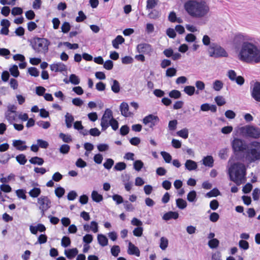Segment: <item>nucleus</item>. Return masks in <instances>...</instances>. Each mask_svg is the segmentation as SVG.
I'll return each mask as SVG.
<instances>
[{"mask_svg":"<svg viewBox=\"0 0 260 260\" xmlns=\"http://www.w3.org/2000/svg\"><path fill=\"white\" fill-rule=\"evenodd\" d=\"M184 8L189 16L197 19L206 17L210 11L209 5L203 1L188 0L184 3Z\"/></svg>","mask_w":260,"mask_h":260,"instance_id":"1","label":"nucleus"},{"mask_svg":"<svg viewBox=\"0 0 260 260\" xmlns=\"http://www.w3.org/2000/svg\"><path fill=\"white\" fill-rule=\"evenodd\" d=\"M238 58L247 63L260 62V48L252 43L244 42L242 45Z\"/></svg>","mask_w":260,"mask_h":260,"instance_id":"2","label":"nucleus"},{"mask_svg":"<svg viewBox=\"0 0 260 260\" xmlns=\"http://www.w3.org/2000/svg\"><path fill=\"white\" fill-rule=\"evenodd\" d=\"M230 179L237 185L245 183L246 181V168L245 165L240 162L233 164L229 169Z\"/></svg>","mask_w":260,"mask_h":260,"instance_id":"3","label":"nucleus"},{"mask_svg":"<svg viewBox=\"0 0 260 260\" xmlns=\"http://www.w3.org/2000/svg\"><path fill=\"white\" fill-rule=\"evenodd\" d=\"M246 160L249 163L260 160V142L254 141L250 143L245 156Z\"/></svg>","mask_w":260,"mask_h":260,"instance_id":"4","label":"nucleus"},{"mask_svg":"<svg viewBox=\"0 0 260 260\" xmlns=\"http://www.w3.org/2000/svg\"><path fill=\"white\" fill-rule=\"evenodd\" d=\"M237 132L243 137L255 139L260 138V128L252 125H245L239 127Z\"/></svg>","mask_w":260,"mask_h":260,"instance_id":"5","label":"nucleus"},{"mask_svg":"<svg viewBox=\"0 0 260 260\" xmlns=\"http://www.w3.org/2000/svg\"><path fill=\"white\" fill-rule=\"evenodd\" d=\"M50 44V42L46 39L37 38L35 39L32 47L37 52L45 54L48 51Z\"/></svg>","mask_w":260,"mask_h":260,"instance_id":"6","label":"nucleus"},{"mask_svg":"<svg viewBox=\"0 0 260 260\" xmlns=\"http://www.w3.org/2000/svg\"><path fill=\"white\" fill-rule=\"evenodd\" d=\"M208 52L210 57H227L228 55L225 50L220 45L215 43L211 44L208 48Z\"/></svg>","mask_w":260,"mask_h":260,"instance_id":"7","label":"nucleus"},{"mask_svg":"<svg viewBox=\"0 0 260 260\" xmlns=\"http://www.w3.org/2000/svg\"><path fill=\"white\" fill-rule=\"evenodd\" d=\"M38 204L39 208L41 211L42 216L45 215L46 211L51 206V202L47 196H42L38 198Z\"/></svg>","mask_w":260,"mask_h":260,"instance_id":"8","label":"nucleus"},{"mask_svg":"<svg viewBox=\"0 0 260 260\" xmlns=\"http://www.w3.org/2000/svg\"><path fill=\"white\" fill-rule=\"evenodd\" d=\"M113 118L112 111L110 109H106L101 118V126L102 131H105L109 126V123Z\"/></svg>","mask_w":260,"mask_h":260,"instance_id":"9","label":"nucleus"},{"mask_svg":"<svg viewBox=\"0 0 260 260\" xmlns=\"http://www.w3.org/2000/svg\"><path fill=\"white\" fill-rule=\"evenodd\" d=\"M232 145L235 152H243L247 148L245 142L239 138H235L232 142Z\"/></svg>","mask_w":260,"mask_h":260,"instance_id":"10","label":"nucleus"},{"mask_svg":"<svg viewBox=\"0 0 260 260\" xmlns=\"http://www.w3.org/2000/svg\"><path fill=\"white\" fill-rule=\"evenodd\" d=\"M159 122V118L157 116L150 114L144 118L143 122L145 125L151 129H153L154 126Z\"/></svg>","mask_w":260,"mask_h":260,"instance_id":"11","label":"nucleus"},{"mask_svg":"<svg viewBox=\"0 0 260 260\" xmlns=\"http://www.w3.org/2000/svg\"><path fill=\"white\" fill-rule=\"evenodd\" d=\"M16 107L14 105H9L8 110L6 112V117L10 123H13L16 121Z\"/></svg>","mask_w":260,"mask_h":260,"instance_id":"12","label":"nucleus"},{"mask_svg":"<svg viewBox=\"0 0 260 260\" xmlns=\"http://www.w3.org/2000/svg\"><path fill=\"white\" fill-rule=\"evenodd\" d=\"M137 51L140 53L150 54L153 50L152 46L147 43H141L138 45Z\"/></svg>","mask_w":260,"mask_h":260,"instance_id":"13","label":"nucleus"},{"mask_svg":"<svg viewBox=\"0 0 260 260\" xmlns=\"http://www.w3.org/2000/svg\"><path fill=\"white\" fill-rule=\"evenodd\" d=\"M251 96L256 101L260 102V83H254L251 90Z\"/></svg>","mask_w":260,"mask_h":260,"instance_id":"14","label":"nucleus"},{"mask_svg":"<svg viewBox=\"0 0 260 260\" xmlns=\"http://www.w3.org/2000/svg\"><path fill=\"white\" fill-rule=\"evenodd\" d=\"M67 66L62 62H57L50 65V70L55 72L65 71Z\"/></svg>","mask_w":260,"mask_h":260,"instance_id":"15","label":"nucleus"},{"mask_svg":"<svg viewBox=\"0 0 260 260\" xmlns=\"http://www.w3.org/2000/svg\"><path fill=\"white\" fill-rule=\"evenodd\" d=\"M120 110L121 114L124 117H129L133 115V113L129 111V106L127 103L122 102L120 105Z\"/></svg>","mask_w":260,"mask_h":260,"instance_id":"16","label":"nucleus"},{"mask_svg":"<svg viewBox=\"0 0 260 260\" xmlns=\"http://www.w3.org/2000/svg\"><path fill=\"white\" fill-rule=\"evenodd\" d=\"M127 253L129 254L135 255L137 256H139L140 254V252L138 248L131 242L128 243Z\"/></svg>","mask_w":260,"mask_h":260,"instance_id":"17","label":"nucleus"},{"mask_svg":"<svg viewBox=\"0 0 260 260\" xmlns=\"http://www.w3.org/2000/svg\"><path fill=\"white\" fill-rule=\"evenodd\" d=\"M65 123L68 128H70L72 126V124L74 121V116L70 113H66L65 116Z\"/></svg>","mask_w":260,"mask_h":260,"instance_id":"18","label":"nucleus"},{"mask_svg":"<svg viewBox=\"0 0 260 260\" xmlns=\"http://www.w3.org/2000/svg\"><path fill=\"white\" fill-rule=\"evenodd\" d=\"M185 167L188 171H193L197 169L198 166L196 162L193 160L188 159L185 163Z\"/></svg>","mask_w":260,"mask_h":260,"instance_id":"19","label":"nucleus"},{"mask_svg":"<svg viewBox=\"0 0 260 260\" xmlns=\"http://www.w3.org/2000/svg\"><path fill=\"white\" fill-rule=\"evenodd\" d=\"M179 214L176 212L169 211L166 213H165L162 218L165 220H169L171 219H176L178 218Z\"/></svg>","mask_w":260,"mask_h":260,"instance_id":"20","label":"nucleus"},{"mask_svg":"<svg viewBox=\"0 0 260 260\" xmlns=\"http://www.w3.org/2000/svg\"><path fill=\"white\" fill-rule=\"evenodd\" d=\"M78 253V250L76 248L65 250L64 251L65 255L69 259H72L75 257Z\"/></svg>","mask_w":260,"mask_h":260,"instance_id":"21","label":"nucleus"},{"mask_svg":"<svg viewBox=\"0 0 260 260\" xmlns=\"http://www.w3.org/2000/svg\"><path fill=\"white\" fill-rule=\"evenodd\" d=\"M124 42V39L121 36H117L116 38L112 41V45L115 49L119 48V45L122 44Z\"/></svg>","mask_w":260,"mask_h":260,"instance_id":"22","label":"nucleus"},{"mask_svg":"<svg viewBox=\"0 0 260 260\" xmlns=\"http://www.w3.org/2000/svg\"><path fill=\"white\" fill-rule=\"evenodd\" d=\"M214 160L211 156H207L203 159V164L209 167H212L213 165Z\"/></svg>","mask_w":260,"mask_h":260,"instance_id":"23","label":"nucleus"},{"mask_svg":"<svg viewBox=\"0 0 260 260\" xmlns=\"http://www.w3.org/2000/svg\"><path fill=\"white\" fill-rule=\"evenodd\" d=\"M99 243L102 246H105L108 244V239L103 234H99L98 236Z\"/></svg>","mask_w":260,"mask_h":260,"instance_id":"24","label":"nucleus"},{"mask_svg":"<svg viewBox=\"0 0 260 260\" xmlns=\"http://www.w3.org/2000/svg\"><path fill=\"white\" fill-rule=\"evenodd\" d=\"M91 198L93 201L98 203L102 201L103 199L102 195L98 193V192L95 190L92 192Z\"/></svg>","mask_w":260,"mask_h":260,"instance_id":"25","label":"nucleus"},{"mask_svg":"<svg viewBox=\"0 0 260 260\" xmlns=\"http://www.w3.org/2000/svg\"><path fill=\"white\" fill-rule=\"evenodd\" d=\"M41 192V191L40 188L34 187L29 191L28 193L30 197L32 198H37L40 194Z\"/></svg>","mask_w":260,"mask_h":260,"instance_id":"26","label":"nucleus"},{"mask_svg":"<svg viewBox=\"0 0 260 260\" xmlns=\"http://www.w3.org/2000/svg\"><path fill=\"white\" fill-rule=\"evenodd\" d=\"M169 241L167 238L162 237L160 239V248L162 250H165L168 247Z\"/></svg>","mask_w":260,"mask_h":260,"instance_id":"27","label":"nucleus"},{"mask_svg":"<svg viewBox=\"0 0 260 260\" xmlns=\"http://www.w3.org/2000/svg\"><path fill=\"white\" fill-rule=\"evenodd\" d=\"M29 162L32 164L42 165L44 163V160L42 158L36 156L32 157Z\"/></svg>","mask_w":260,"mask_h":260,"instance_id":"28","label":"nucleus"},{"mask_svg":"<svg viewBox=\"0 0 260 260\" xmlns=\"http://www.w3.org/2000/svg\"><path fill=\"white\" fill-rule=\"evenodd\" d=\"M113 85L111 86V89L114 93H118L120 91V85L116 80H112Z\"/></svg>","mask_w":260,"mask_h":260,"instance_id":"29","label":"nucleus"},{"mask_svg":"<svg viewBox=\"0 0 260 260\" xmlns=\"http://www.w3.org/2000/svg\"><path fill=\"white\" fill-rule=\"evenodd\" d=\"M176 205L179 209H184L187 206V203L182 199H178L176 200Z\"/></svg>","mask_w":260,"mask_h":260,"instance_id":"30","label":"nucleus"},{"mask_svg":"<svg viewBox=\"0 0 260 260\" xmlns=\"http://www.w3.org/2000/svg\"><path fill=\"white\" fill-rule=\"evenodd\" d=\"M219 244V241L217 239H212L208 241V246L212 249L216 248Z\"/></svg>","mask_w":260,"mask_h":260,"instance_id":"31","label":"nucleus"},{"mask_svg":"<svg viewBox=\"0 0 260 260\" xmlns=\"http://www.w3.org/2000/svg\"><path fill=\"white\" fill-rule=\"evenodd\" d=\"M184 91L188 95L191 96L194 93L196 89L194 86H186L184 88Z\"/></svg>","mask_w":260,"mask_h":260,"instance_id":"32","label":"nucleus"},{"mask_svg":"<svg viewBox=\"0 0 260 260\" xmlns=\"http://www.w3.org/2000/svg\"><path fill=\"white\" fill-rule=\"evenodd\" d=\"M177 134L178 136L182 137L184 139H186L188 136V129L186 128H184L180 131L177 132Z\"/></svg>","mask_w":260,"mask_h":260,"instance_id":"33","label":"nucleus"},{"mask_svg":"<svg viewBox=\"0 0 260 260\" xmlns=\"http://www.w3.org/2000/svg\"><path fill=\"white\" fill-rule=\"evenodd\" d=\"M223 87V83L220 80H215L213 84V88L216 91L220 90Z\"/></svg>","mask_w":260,"mask_h":260,"instance_id":"34","label":"nucleus"},{"mask_svg":"<svg viewBox=\"0 0 260 260\" xmlns=\"http://www.w3.org/2000/svg\"><path fill=\"white\" fill-rule=\"evenodd\" d=\"M195 85L196 87L197 88V90L196 91V94H199V90H203L205 89V85L203 81H197L195 83Z\"/></svg>","mask_w":260,"mask_h":260,"instance_id":"35","label":"nucleus"},{"mask_svg":"<svg viewBox=\"0 0 260 260\" xmlns=\"http://www.w3.org/2000/svg\"><path fill=\"white\" fill-rule=\"evenodd\" d=\"M69 81L74 85H78L80 83V79L75 74H71L69 77Z\"/></svg>","mask_w":260,"mask_h":260,"instance_id":"36","label":"nucleus"},{"mask_svg":"<svg viewBox=\"0 0 260 260\" xmlns=\"http://www.w3.org/2000/svg\"><path fill=\"white\" fill-rule=\"evenodd\" d=\"M59 137L62 140L63 142L66 143H70L72 141V137L70 135H66L63 133H60L59 135Z\"/></svg>","mask_w":260,"mask_h":260,"instance_id":"37","label":"nucleus"},{"mask_svg":"<svg viewBox=\"0 0 260 260\" xmlns=\"http://www.w3.org/2000/svg\"><path fill=\"white\" fill-rule=\"evenodd\" d=\"M157 0H147L146 9L148 10L152 9L157 5Z\"/></svg>","mask_w":260,"mask_h":260,"instance_id":"38","label":"nucleus"},{"mask_svg":"<svg viewBox=\"0 0 260 260\" xmlns=\"http://www.w3.org/2000/svg\"><path fill=\"white\" fill-rule=\"evenodd\" d=\"M71 29V25L68 22H63L61 26V31L63 33H67Z\"/></svg>","mask_w":260,"mask_h":260,"instance_id":"39","label":"nucleus"},{"mask_svg":"<svg viewBox=\"0 0 260 260\" xmlns=\"http://www.w3.org/2000/svg\"><path fill=\"white\" fill-rule=\"evenodd\" d=\"M169 96L171 98H174L175 99H179L181 97V94L179 90H173L169 92Z\"/></svg>","mask_w":260,"mask_h":260,"instance_id":"40","label":"nucleus"},{"mask_svg":"<svg viewBox=\"0 0 260 260\" xmlns=\"http://www.w3.org/2000/svg\"><path fill=\"white\" fill-rule=\"evenodd\" d=\"M28 73L32 76L35 77H38L39 75V71L35 67H30L28 69Z\"/></svg>","mask_w":260,"mask_h":260,"instance_id":"41","label":"nucleus"},{"mask_svg":"<svg viewBox=\"0 0 260 260\" xmlns=\"http://www.w3.org/2000/svg\"><path fill=\"white\" fill-rule=\"evenodd\" d=\"M160 16V13L156 10H152L148 14V17L151 19H156Z\"/></svg>","mask_w":260,"mask_h":260,"instance_id":"42","label":"nucleus"},{"mask_svg":"<svg viewBox=\"0 0 260 260\" xmlns=\"http://www.w3.org/2000/svg\"><path fill=\"white\" fill-rule=\"evenodd\" d=\"M239 246L240 248L245 250H247L249 247L248 242L244 240H241L239 241Z\"/></svg>","mask_w":260,"mask_h":260,"instance_id":"43","label":"nucleus"},{"mask_svg":"<svg viewBox=\"0 0 260 260\" xmlns=\"http://www.w3.org/2000/svg\"><path fill=\"white\" fill-rule=\"evenodd\" d=\"M220 194L219 191L216 189L214 188L209 192H207L206 194V197L211 198L212 197H216Z\"/></svg>","mask_w":260,"mask_h":260,"instance_id":"44","label":"nucleus"},{"mask_svg":"<svg viewBox=\"0 0 260 260\" xmlns=\"http://www.w3.org/2000/svg\"><path fill=\"white\" fill-rule=\"evenodd\" d=\"M126 167V164L123 162H119L117 163L114 167V170L116 171H122L124 170Z\"/></svg>","mask_w":260,"mask_h":260,"instance_id":"45","label":"nucleus"},{"mask_svg":"<svg viewBox=\"0 0 260 260\" xmlns=\"http://www.w3.org/2000/svg\"><path fill=\"white\" fill-rule=\"evenodd\" d=\"M160 154L166 162L169 163L171 162L172 156L169 153L165 151H161Z\"/></svg>","mask_w":260,"mask_h":260,"instance_id":"46","label":"nucleus"},{"mask_svg":"<svg viewBox=\"0 0 260 260\" xmlns=\"http://www.w3.org/2000/svg\"><path fill=\"white\" fill-rule=\"evenodd\" d=\"M143 162L140 160H136L134 163V168L137 171H140L143 167Z\"/></svg>","mask_w":260,"mask_h":260,"instance_id":"47","label":"nucleus"},{"mask_svg":"<svg viewBox=\"0 0 260 260\" xmlns=\"http://www.w3.org/2000/svg\"><path fill=\"white\" fill-rule=\"evenodd\" d=\"M64 192L65 190L61 187H58L55 190V193L56 196L59 198L62 197L64 194Z\"/></svg>","mask_w":260,"mask_h":260,"instance_id":"48","label":"nucleus"},{"mask_svg":"<svg viewBox=\"0 0 260 260\" xmlns=\"http://www.w3.org/2000/svg\"><path fill=\"white\" fill-rule=\"evenodd\" d=\"M196 196V192L194 190L191 191L188 193L187 199L189 202H193L195 201Z\"/></svg>","mask_w":260,"mask_h":260,"instance_id":"49","label":"nucleus"},{"mask_svg":"<svg viewBox=\"0 0 260 260\" xmlns=\"http://www.w3.org/2000/svg\"><path fill=\"white\" fill-rule=\"evenodd\" d=\"M71 244L70 239L66 236L63 237L61 239V245L64 247H68Z\"/></svg>","mask_w":260,"mask_h":260,"instance_id":"50","label":"nucleus"},{"mask_svg":"<svg viewBox=\"0 0 260 260\" xmlns=\"http://www.w3.org/2000/svg\"><path fill=\"white\" fill-rule=\"evenodd\" d=\"M215 101L217 105L221 106L225 104V101L222 96H217L215 98Z\"/></svg>","mask_w":260,"mask_h":260,"instance_id":"51","label":"nucleus"},{"mask_svg":"<svg viewBox=\"0 0 260 260\" xmlns=\"http://www.w3.org/2000/svg\"><path fill=\"white\" fill-rule=\"evenodd\" d=\"M25 144V141L17 140V150L22 151L26 149L27 147Z\"/></svg>","mask_w":260,"mask_h":260,"instance_id":"52","label":"nucleus"},{"mask_svg":"<svg viewBox=\"0 0 260 260\" xmlns=\"http://www.w3.org/2000/svg\"><path fill=\"white\" fill-rule=\"evenodd\" d=\"M113 165L114 160L111 158H108L104 164V166L106 169L109 170L112 168Z\"/></svg>","mask_w":260,"mask_h":260,"instance_id":"53","label":"nucleus"},{"mask_svg":"<svg viewBox=\"0 0 260 260\" xmlns=\"http://www.w3.org/2000/svg\"><path fill=\"white\" fill-rule=\"evenodd\" d=\"M111 252L112 254L116 257L118 255L119 253L120 252V248L119 246L115 245L113 246L111 249Z\"/></svg>","mask_w":260,"mask_h":260,"instance_id":"54","label":"nucleus"},{"mask_svg":"<svg viewBox=\"0 0 260 260\" xmlns=\"http://www.w3.org/2000/svg\"><path fill=\"white\" fill-rule=\"evenodd\" d=\"M143 229L142 227H137L133 231V234L137 237H141L142 235Z\"/></svg>","mask_w":260,"mask_h":260,"instance_id":"55","label":"nucleus"},{"mask_svg":"<svg viewBox=\"0 0 260 260\" xmlns=\"http://www.w3.org/2000/svg\"><path fill=\"white\" fill-rule=\"evenodd\" d=\"M70 149V147L69 145L67 144H63L60 146L59 148V151L62 154H67L69 152Z\"/></svg>","mask_w":260,"mask_h":260,"instance_id":"56","label":"nucleus"},{"mask_svg":"<svg viewBox=\"0 0 260 260\" xmlns=\"http://www.w3.org/2000/svg\"><path fill=\"white\" fill-rule=\"evenodd\" d=\"M37 124L38 126L44 129H47L50 126V123L48 121H40Z\"/></svg>","mask_w":260,"mask_h":260,"instance_id":"57","label":"nucleus"},{"mask_svg":"<svg viewBox=\"0 0 260 260\" xmlns=\"http://www.w3.org/2000/svg\"><path fill=\"white\" fill-rule=\"evenodd\" d=\"M129 131V128L127 125H123L120 129V133L122 136L127 135Z\"/></svg>","mask_w":260,"mask_h":260,"instance_id":"58","label":"nucleus"},{"mask_svg":"<svg viewBox=\"0 0 260 260\" xmlns=\"http://www.w3.org/2000/svg\"><path fill=\"white\" fill-rule=\"evenodd\" d=\"M123 205L125 209L127 211H133L135 209L133 205L129 203L127 201H125L123 202Z\"/></svg>","mask_w":260,"mask_h":260,"instance_id":"59","label":"nucleus"},{"mask_svg":"<svg viewBox=\"0 0 260 260\" xmlns=\"http://www.w3.org/2000/svg\"><path fill=\"white\" fill-rule=\"evenodd\" d=\"M76 166L78 168H83L87 166V163L81 158H78L76 162Z\"/></svg>","mask_w":260,"mask_h":260,"instance_id":"60","label":"nucleus"},{"mask_svg":"<svg viewBox=\"0 0 260 260\" xmlns=\"http://www.w3.org/2000/svg\"><path fill=\"white\" fill-rule=\"evenodd\" d=\"M176 70L174 68H170L166 71V76L168 77H173L176 74Z\"/></svg>","mask_w":260,"mask_h":260,"instance_id":"61","label":"nucleus"},{"mask_svg":"<svg viewBox=\"0 0 260 260\" xmlns=\"http://www.w3.org/2000/svg\"><path fill=\"white\" fill-rule=\"evenodd\" d=\"M110 125L114 131H116L118 128L119 124L118 121L113 118L109 123V126Z\"/></svg>","mask_w":260,"mask_h":260,"instance_id":"62","label":"nucleus"},{"mask_svg":"<svg viewBox=\"0 0 260 260\" xmlns=\"http://www.w3.org/2000/svg\"><path fill=\"white\" fill-rule=\"evenodd\" d=\"M177 121L173 120L170 121L168 125L170 131H174L177 127Z\"/></svg>","mask_w":260,"mask_h":260,"instance_id":"63","label":"nucleus"},{"mask_svg":"<svg viewBox=\"0 0 260 260\" xmlns=\"http://www.w3.org/2000/svg\"><path fill=\"white\" fill-rule=\"evenodd\" d=\"M38 145L39 147H40L42 148H46L48 147L49 144L47 142L43 140L42 139H38L37 140Z\"/></svg>","mask_w":260,"mask_h":260,"instance_id":"64","label":"nucleus"}]
</instances>
